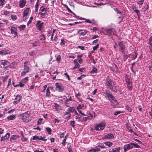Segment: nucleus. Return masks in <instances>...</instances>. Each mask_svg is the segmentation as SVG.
I'll return each mask as SVG.
<instances>
[{
	"label": "nucleus",
	"instance_id": "1",
	"mask_svg": "<svg viewBox=\"0 0 152 152\" xmlns=\"http://www.w3.org/2000/svg\"><path fill=\"white\" fill-rule=\"evenodd\" d=\"M105 86L107 88L110 90L114 92H117L116 86L110 78L107 77L105 81Z\"/></svg>",
	"mask_w": 152,
	"mask_h": 152
},
{
	"label": "nucleus",
	"instance_id": "2",
	"mask_svg": "<svg viewBox=\"0 0 152 152\" xmlns=\"http://www.w3.org/2000/svg\"><path fill=\"white\" fill-rule=\"evenodd\" d=\"M30 66L31 65L28 61H26L24 62L23 66L24 69L20 74L21 76H25L26 73L29 72L30 71Z\"/></svg>",
	"mask_w": 152,
	"mask_h": 152
},
{
	"label": "nucleus",
	"instance_id": "3",
	"mask_svg": "<svg viewBox=\"0 0 152 152\" xmlns=\"http://www.w3.org/2000/svg\"><path fill=\"white\" fill-rule=\"evenodd\" d=\"M125 80L128 88L130 91H131L132 89V81L127 75H125Z\"/></svg>",
	"mask_w": 152,
	"mask_h": 152
},
{
	"label": "nucleus",
	"instance_id": "4",
	"mask_svg": "<svg viewBox=\"0 0 152 152\" xmlns=\"http://www.w3.org/2000/svg\"><path fill=\"white\" fill-rule=\"evenodd\" d=\"M105 126V124L104 123L96 124L94 126V129L98 131L102 130L104 129Z\"/></svg>",
	"mask_w": 152,
	"mask_h": 152
},
{
	"label": "nucleus",
	"instance_id": "5",
	"mask_svg": "<svg viewBox=\"0 0 152 152\" xmlns=\"http://www.w3.org/2000/svg\"><path fill=\"white\" fill-rule=\"evenodd\" d=\"M55 86H56L55 89L58 92H61L64 90L63 86L60 83H56Z\"/></svg>",
	"mask_w": 152,
	"mask_h": 152
},
{
	"label": "nucleus",
	"instance_id": "6",
	"mask_svg": "<svg viewBox=\"0 0 152 152\" xmlns=\"http://www.w3.org/2000/svg\"><path fill=\"white\" fill-rule=\"evenodd\" d=\"M118 45V46L120 47L119 49L120 51L122 53H124L125 48V44L124 42L123 41L120 42H119Z\"/></svg>",
	"mask_w": 152,
	"mask_h": 152
},
{
	"label": "nucleus",
	"instance_id": "7",
	"mask_svg": "<svg viewBox=\"0 0 152 152\" xmlns=\"http://www.w3.org/2000/svg\"><path fill=\"white\" fill-rule=\"evenodd\" d=\"M30 113L29 111H27L24 113H23L21 114V115L23 117L22 120L26 122V119L30 116Z\"/></svg>",
	"mask_w": 152,
	"mask_h": 152
},
{
	"label": "nucleus",
	"instance_id": "8",
	"mask_svg": "<svg viewBox=\"0 0 152 152\" xmlns=\"http://www.w3.org/2000/svg\"><path fill=\"white\" fill-rule=\"evenodd\" d=\"M61 97L63 98V100L65 102H68L69 101H72V99L70 94H66L65 95L61 96Z\"/></svg>",
	"mask_w": 152,
	"mask_h": 152
},
{
	"label": "nucleus",
	"instance_id": "9",
	"mask_svg": "<svg viewBox=\"0 0 152 152\" xmlns=\"http://www.w3.org/2000/svg\"><path fill=\"white\" fill-rule=\"evenodd\" d=\"M9 29L11 30V33L12 34H14L15 37H16L18 35V33L17 32V29L16 28L14 27L10 26L8 28Z\"/></svg>",
	"mask_w": 152,
	"mask_h": 152
},
{
	"label": "nucleus",
	"instance_id": "10",
	"mask_svg": "<svg viewBox=\"0 0 152 152\" xmlns=\"http://www.w3.org/2000/svg\"><path fill=\"white\" fill-rule=\"evenodd\" d=\"M133 146L132 144V143L130 144H127L124 145V152H126L127 150H129L133 148Z\"/></svg>",
	"mask_w": 152,
	"mask_h": 152
},
{
	"label": "nucleus",
	"instance_id": "11",
	"mask_svg": "<svg viewBox=\"0 0 152 152\" xmlns=\"http://www.w3.org/2000/svg\"><path fill=\"white\" fill-rule=\"evenodd\" d=\"M48 11H45L44 12H39L38 15L40 16V17L42 18H45L46 17H47L48 15V14L47 13Z\"/></svg>",
	"mask_w": 152,
	"mask_h": 152
},
{
	"label": "nucleus",
	"instance_id": "12",
	"mask_svg": "<svg viewBox=\"0 0 152 152\" xmlns=\"http://www.w3.org/2000/svg\"><path fill=\"white\" fill-rule=\"evenodd\" d=\"M88 32L86 30L79 29L77 31V33L80 35L84 36Z\"/></svg>",
	"mask_w": 152,
	"mask_h": 152
},
{
	"label": "nucleus",
	"instance_id": "13",
	"mask_svg": "<svg viewBox=\"0 0 152 152\" xmlns=\"http://www.w3.org/2000/svg\"><path fill=\"white\" fill-rule=\"evenodd\" d=\"M79 19L80 20H85V21H83V22H86V23H92L93 24L94 23H95H95H96V22L93 19H92L91 20V21L90 20H89V19H85V18H79Z\"/></svg>",
	"mask_w": 152,
	"mask_h": 152
},
{
	"label": "nucleus",
	"instance_id": "14",
	"mask_svg": "<svg viewBox=\"0 0 152 152\" xmlns=\"http://www.w3.org/2000/svg\"><path fill=\"white\" fill-rule=\"evenodd\" d=\"M114 138V136L112 134H108L102 137L103 139H113Z\"/></svg>",
	"mask_w": 152,
	"mask_h": 152
},
{
	"label": "nucleus",
	"instance_id": "15",
	"mask_svg": "<svg viewBox=\"0 0 152 152\" xmlns=\"http://www.w3.org/2000/svg\"><path fill=\"white\" fill-rule=\"evenodd\" d=\"M11 53V51L9 50H3L0 51V55L4 56L7 54H10Z\"/></svg>",
	"mask_w": 152,
	"mask_h": 152
},
{
	"label": "nucleus",
	"instance_id": "16",
	"mask_svg": "<svg viewBox=\"0 0 152 152\" xmlns=\"http://www.w3.org/2000/svg\"><path fill=\"white\" fill-rule=\"evenodd\" d=\"M22 97V96L21 95L17 96L15 99V100L13 102L14 104H18L20 102Z\"/></svg>",
	"mask_w": 152,
	"mask_h": 152
},
{
	"label": "nucleus",
	"instance_id": "17",
	"mask_svg": "<svg viewBox=\"0 0 152 152\" xmlns=\"http://www.w3.org/2000/svg\"><path fill=\"white\" fill-rule=\"evenodd\" d=\"M10 133L8 132L6 133L5 135L4 136H2L0 140L1 141H2L6 140H7L10 137Z\"/></svg>",
	"mask_w": 152,
	"mask_h": 152
},
{
	"label": "nucleus",
	"instance_id": "18",
	"mask_svg": "<svg viewBox=\"0 0 152 152\" xmlns=\"http://www.w3.org/2000/svg\"><path fill=\"white\" fill-rule=\"evenodd\" d=\"M29 10V8H27L24 10L23 14V19H24L25 18L26 19V16L28 14Z\"/></svg>",
	"mask_w": 152,
	"mask_h": 152
},
{
	"label": "nucleus",
	"instance_id": "19",
	"mask_svg": "<svg viewBox=\"0 0 152 152\" xmlns=\"http://www.w3.org/2000/svg\"><path fill=\"white\" fill-rule=\"evenodd\" d=\"M19 138V136L17 134H15L12 135L11 137L10 140V141L13 142L15 140H16L17 138Z\"/></svg>",
	"mask_w": 152,
	"mask_h": 152
},
{
	"label": "nucleus",
	"instance_id": "20",
	"mask_svg": "<svg viewBox=\"0 0 152 152\" xmlns=\"http://www.w3.org/2000/svg\"><path fill=\"white\" fill-rule=\"evenodd\" d=\"M115 32V30L114 28H111L107 29L106 32L108 36H110L112 35V32Z\"/></svg>",
	"mask_w": 152,
	"mask_h": 152
},
{
	"label": "nucleus",
	"instance_id": "21",
	"mask_svg": "<svg viewBox=\"0 0 152 152\" xmlns=\"http://www.w3.org/2000/svg\"><path fill=\"white\" fill-rule=\"evenodd\" d=\"M105 93L109 100L110 99L113 98V96L109 91L108 90H106Z\"/></svg>",
	"mask_w": 152,
	"mask_h": 152
},
{
	"label": "nucleus",
	"instance_id": "22",
	"mask_svg": "<svg viewBox=\"0 0 152 152\" xmlns=\"http://www.w3.org/2000/svg\"><path fill=\"white\" fill-rule=\"evenodd\" d=\"M36 26L37 28H38V30L39 31H41L42 30V27L43 26L40 24V21L38 20L37 21V24L36 25Z\"/></svg>",
	"mask_w": 152,
	"mask_h": 152
},
{
	"label": "nucleus",
	"instance_id": "23",
	"mask_svg": "<svg viewBox=\"0 0 152 152\" xmlns=\"http://www.w3.org/2000/svg\"><path fill=\"white\" fill-rule=\"evenodd\" d=\"M26 3V1L25 0H21L19 2V6L21 8L23 7L25 5Z\"/></svg>",
	"mask_w": 152,
	"mask_h": 152
},
{
	"label": "nucleus",
	"instance_id": "24",
	"mask_svg": "<svg viewBox=\"0 0 152 152\" xmlns=\"http://www.w3.org/2000/svg\"><path fill=\"white\" fill-rule=\"evenodd\" d=\"M149 62L148 65V68L149 70L152 72V57L151 59L148 61Z\"/></svg>",
	"mask_w": 152,
	"mask_h": 152
},
{
	"label": "nucleus",
	"instance_id": "25",
	"mask_svg": "<svg viewBox=\"0 0 152 152\" xmlns=\"http://www.w3.org/2000/svg\"><path fill=\"white\" fill-rule=\"evenodd\" d=\"M109 100L111 102L115 104H117L118 103V102L113 96V98L110 99Z\"/></svg>",
	"mask_w": 152,
	"mask_h": 152
},
{
	"label": "nucleus",
	"instance_id": "26",
	"mask_svg": "<svg viewBox=\"0 0 152 152\" xmlns=\"http://www.w3.org/2000/svg\"><path fill=\"white\" fill-rule=\"evenodd\" d=\"M53 88L52 87L50 86L46 90V96L48 97H49L50 95V91L49 89L52 90Z\"/></svg>",
	"mask_w": 152,
	"mask_h": 152
},
{
	"label": "nucleus",
	"instance_id": "27",
	"mask_svg": "<svg viewBox=\"0 0 152 152\" xmlns=\"http://www.w3.org/2000/svg\"><path fill=\"white\" fill-rule=\"evenodd\" d=\"M15 115H14L13 114L11 115L8 116L7 117V119L8 120H11L15 119Z\"/></svg>",
	"mask_w": 152,
	"mask_h": 152
},
{
	"label": "nucleus",
	"instance_id": "28",
	"mask_svg": "<svg viewBox=\"0 0 152 152\" xmlns=\"http://www.w3.org/2000/svg\"><path fill=\"white\" fill-rule=\"evenodd\" d=\"M121 148L118 147L115 148H112L111 151H109V152H119Z\"/></svg>",
	"mask_w": 152,
	"mask_h": 152
},
{
	"label": "nucleus",
	"instance_id": "29",
	"mask_svg": "<svg viewBox=\"0 0 152 152\" xmlns=\"http://www.w3.org/2000/svg\"><path fill=\"white\" fill-rule=\"evenodd\" d=\"M68 136V134L67 133L66 135L65 136L63 140L62 144L64 146H65L66 144V140Z\"/></svg>",
	"mask_w": 152,
	"mask_h": 152
},
{
	"label": "nucleus",
	"instance_id": "30",
	"mask_svg": "<svg viewBox=\"0 0 152 152\" xmlns=\"http://www.w3.org/2000/svg\"><path fill=\"white\" fill-rule=\"evenodd\" d=\"M103 143L106 146H108L109 147H111L113 145V143L110 142H103Z\"/></svg>",
	"mask_w": 152,
	"mask_h": 152
},
{
	"label": "nucleus",
	"instance_id": "31",
	"mask_svg": "<svg viewBox=\"0 0 152 152\" xmlns=\"http://www.w3.org/2000/svg\"><path fill=\"white\" fill-rule=\"evenodd\" d=\"M9 62L6 60H2L1 61V64L3 65V67H4L5 65H7Z\"/></svg>",
	"mask_w": 152,
	"mask_h": 152
},
{
	"label": "nucleus",
	"instance_id": "32",
	"mask_svg": "<svg viewBox=\"0 0 152 152\" xmlns=\"http://www.w3.org/2000/svg\"><path fill=\"white\" fill-rule=\"evenodd\" d=\"M28 77H26L22 80H21V82L23 83V84H24L26 83L28 81Z\"/></svg>",
	"mask_w": 152,
	"mask_h": 152
},
{
	"label": "nucleus",
	"instance_id": "33",
	"mask_svg": "<svg viewBox=\"0 0 152 152\" xmlns=\"http://www.w3.org/2000/svg\"><path fill=\"white\" fill-rule=\"evenodd\" d=\"M93 113L94 115V116L93 114H92L91 113H89V115L88 116V117L89 118V120H91L95 118V113L94 112Z\"/></svg>",
	"mask_w": 152,
	"mask_h": 152
},
{
	"label": "nucleus",
	"instance_id": "34",
	"mask_svg": "<svg viewBox=\"0 0 152 152\" xmlns=\"http://www.w3.org/2000/svg\"><path fill=\"white\" fill-rule=\"evenodd\" d=\"M45 11H48L44 6H42L39 9V12H44Z\"/></svg>",
	"mask_w": 152,
	"mask_h": 152
},
{
	"label": "nucleus",
	"instance_id": "35",
	"mask_svg": "<svg viewBox=\"0 0 152 152\" xmlns=\"http://www.w3.org/2000/svg\"><path fill=\"white\" fill-rule=\"evenodd\" d=\"M147 43L148 45H152V36L150 37L148 39Z\"/></svg>",
	"mask_w": 152,
	"mask_h": 152
},
{
	"label": "nucleus",
	"instance_id": "36",
	"mask_svg": "<svg viewBox=\"0 0 152 152\" xmlns=\"http://www.w3.org/2000/svg\"><path fill=\"white\" fill-rule=\"evenodd\" d=\"M84 105L83 104H79L77 107V109L78 111L80 109H82L84 107Z\"/></svg>",
	"mask_w": 152,
	"mask_h": 152
},
{
	"label": "nucleus",
	"instance_id": "37",
	"mask_svg": "<svg viewBox=\"0 0 152 152\" xmlns=\"http://www.w3.org/2000/svg\"><path fill=\"white\" fill-rule=\"evenodd\" d=\"M68 111L69 112L71 113H73L75 111V109L73 107H69L68 108Z\"/></svg>",
	"mask_w": 152,
	"mask_h": 152
},
{
	"label": "nucleus",
	"instance_id": "38",
	"mask_svg": "<svg viewBox=\"0 0 152 152\" xmlns=\"http://www.w3.org/2000/svg\"><path fill=\"white\" fill-rule=\"evenodd\" d=\"M80 67V65L79 64V63L77 62H76V64H75V66L72 68V69H76L79 68Z\"/></svg>",
	"mask_w": 152,
	"mask_h": 152
},
{
	"label": "nucleus",
	"instance_id": "39",
	"mask_svg": "<svg viewBox=\"0 0 152 152\" xmlns=\"http://www.w3.org/2000/svg\"><path fill=\"white\" fill-rule=\"evenodd\" d=\"M25 86V84L22 83L21 82L19 83V84H18L17 85H16L15 86V87H16L18 86H20L21 87H23L24 86Z\"/></svg>",
	"mask_w": 152,
	"mask_h": 152
},
{
	"label": "nucleus",
	"instance_id": "40",
	"mask_svg": "<svg viewBox=\"0 0 152 152\" xmlns=\"http://www.w3.org/2000/svg\"><path fill=\"white\" fill-rule=\"evenodd\" d=\"M39 44V42L38 41H35L32 43V46H37Z\"/></svg>",
	"mask_w": 152,
	"mask_h": 152
},
{
	"label": "nucleus",
	"instance_id": "41",
	"mask_svg": "<svg viewBox=\"0 0 152 152\" xmlns=\"http://www.w3.org/2000/svg\"><path fill=\"white\" fill-rule=\"evenodd\" d=\"M97 71V69L96 68L94 67L92 70L91 71V73L92 74L96 73Z\"/></svg>",
	"mask_w": 152,
	"mask_h": 152
},
{
	"label": "nucleus",
	"instance_id": "42",
	"mask_svg": "<svg viewBox=\"0 0 152 152\" xmlns=\"http://www.w3.org/2000/svg\"><path fill=\"white\" fill-rule=\"evenodd\" d=\"M149 6L148 4H144L143 7V9L145 11H146L149 8Z\"/></svg>",
	"mask_w": 152,
	"mask_h": 152
},
{
	"label": "nucleus",
	"instance_id": "43",
	"mask_svg": "<svg viewBox=\"0 0 152 152\" xmlns=\"http://www.w3.org/2000/svg\"><path fill=\"white\" fill-rule=\"evenodd\" d=\"M25 28L26 26L24 25H21L19 27V28L20 31L23 30Z\"/></svg>",
	"mask_w": 152,
	"mask_h": 152
},
{
	"label": "nucleus",
	"instance_id": "44",
	"mask_svg": "<svg viewBox=\"0 0 152 152\" xmlns=\"http://www.w3.org/2000/svg\"><path fill=\"white\" fill-rule=\"evenodd\" d=\"M75 122L74 121H72L70 122V125L73 128H74L75 126Z\"/></svg>",
	"mask_w": 152,
	"mask_h": 152
},
{
	"label": "nucleus",
	"instance_id": "45",
	"mask_svg": "<svg viewBox=\"0 0 152 152\" xmlns=\"http://www.w3.org/2000/svg\"><path fill=\"white\" fill-rule=\"evenodd\" d=\"M11 17L12 19L13 20H15L17 18V16L15 15H11Z\"/></svg>",
	"mask_w": 152,
	"mask_h": 152
},
{
	"label": "nucleus",
	"instance_id": "46",
	"mask_svg": "<svg viewBox=\"0 0 152 152\" xmlns=\"http://www.w3.org/2000/svg\"><path fill=\"white\" fill-rule=\"evenodd\" d=\"M126 110L129 112H131L132 110V108L129 106L127 105L126 106Z\"/></svg>",
	"mask_w": 152,
	"mask_h": 152
},
{
	"label": "nucleus",
	"instance_id": "47",
	"mask_svg": "<svg viewBox=\"0 0 152 152\" xmlns=\"http://www.w3.org/2000/svg\"><path fill=\"white\" fill-rule=\"evenodd\" d=\"M61 58V57L60 55H59L57 56L56 59V60L57 61V62L58 63H60Z\"/></svg>",
	"mask_w": 152,
	"mask_h": 152
},
{
	"label": "nucleus",
	"instance_id": "48",
	"mask_svg": "<svg viewBox=\"0 0 152 152\" xmlns=\"http://www.w3.org/2000/svg\"><path fill=\"white\" fill-rule=\"evenodd\" d=\"M134 11L137 13V16H141L139 10L137 9H134Z\"/></svg>",
	"mask_w": 152,
	"mask_h": 152
},
{
	"label": "nucleus",
	"instance_id": "49",
	"mask_svg": "<svg viewBox=\"0 0 152 152\" xmlns=\"http://www.w3.org/2000/svg\"><path fill=\"white\" fill-rule=\"evenodd\" d=\"M97 147L99 148H105V147L104 146V144H103V143L99 144L97 145Z\"/></svg>",
	"mask_w": 152,
	"mask_h": 152
},
{
	"label": "nucleus",
	"instance_id": "50",
	"mask_svg": "<svg viewBox=\"0 0 152 152\" xmlns=\"http://www.w3.org/2000/svg\"><path fill=\"white\" fill-rule=\"evenodd\" d=\"M46 131L48 132L49 134H51V132L52 131L50 127H47L46 128Z\"/></svg>",
	"mask_w": 152,
	"mask_h": 152
},
{
	"label": "nucleus",
	"instance_id": "51",
	"mask_svg": "<svg viewBox=\"0 0 152 152\" xmlns=\"http://www.w3.org/2000/svg\"><path fill=\"white\" fill-rule=\"evenodd\" d=\"M5 0H0V6H2L5 4Z\"/></svg>",
	"mask_w": 152,
	"mask_h": 152
},
{
	"label": "nucleus",
	"instance_id": "52",
	"mask_svg": "<svg viewBox=\"0 0 152 152\" xmlns=\"http://www.w3.org/2000/svg\"><path fill=\"white\" fill-rule=\"evenodd\" d=\"M54 107L55 109L57 110H60V106L59 105L57 104H55Z\"/></svg>",
	"mask_w": 152,
	"mask_h": 152
},
{
	"label": "nucleus",
	"instance_id": "53",
	"mask_svg": "<svg viewBox=\"0 0 152 152\" xmlns=\"http://www.w3.org/2000/svg\"><path fill=\"white\" fill-rule=\"evenodd\" d=\"M132 146H134L135 148H140V146H139L137 144L132 143Z\"/></svg>",
	"mask_w": 152,
	"mask_h": 152
},
{
	"label": "nucleus",
	"instance_id": "54",
	"mask_svg": "<svg viewBox=\"0 0 152 152\" xmlns=\"http://www.w3.org/2000/svg\"><path fill=\"white\" fill-rule=\"evenodd\" d=\"M47 87V85H45L42 88V91H41L42 92H45V90H46V88Z\"/></svg>",
	"mask_w": 152,
	"mask_h": 152
},
{
	"label": "nucleus",
	"instance_id": "55",
	"mask_svg": "<svg viewBox=\"0 0 152 152\" xmlns=\"http://www.w3.org/2000/svg\"><path fill=\"white\" fill-rule=\"evenodd\" d=\"M39 140L44 141H45L47 140V139H45V137H42V136H40V137H39Z\"/></svg>",
	"mask_w": 152,
	"mask_h": 152
},
{
	"label": "nucleus",
	"instance_id": "56",
	"mask_svg": "<svg viewBox=\"0 0 152 152\" xmlns=\"http://www.w3.org/2000/svg\"><path fill=\"white\" fill-rule=\"evenodd\" d=\"M99 46V44H97V45L93 47V50L94 51L96 50L98 48Z\"/></svg>",
	"mask_w": 152,
	"mask_h": 152
},
{
	"label": "nucleus",
	"instance_id": "57",
	"mask_svg": "<svg viewBox=\"0 0 152 152\" xmlns=\"http://www.w3.org/2000/svg\"><path fill=\"white\" fill-rule=\"evenodd\" d=\"M89 117H88V116L83 117V118L82 121H87V120H89Z\"/></svg>",
	"mask_w": 152,
	"mask_h": 152
},
{
	"label": "nucleus",
	"instance_id": "58",
	"mask_svg": "<svg viewBox=\"0 0 152 152\" xmlns=\"http://www.w3.org/2000/svg\"><path fill=\"white\" fill-rule=\"evenodd\" d=\"M65 7L66 8V9L70 13H73L72 11L66 5H65Z\"/></svg>",
	"mask_w": 152,
	"mask_h": 152
},
{
	"label": "nucleus",
	"instance_id": "59",
	"mask_svg": "<svg viewBox=\"0 0 152 152\" xmlns=\"http://www.w3.org/2000/svg\"><path fill=\"white\" fill-rule=\"evenodd\" d=\"M11 85V78H10L9 79L8 84L7 85V88H9V86Z\"/></svg>",
	"mask_w": 152,
	"mask_h": 152
},
{
	"label": "nucleus",
	"instance_id": "60",
	"mask_svg": "<svg viewBox=\"0 0 152 152\" xmlns=\"http://www.w3.org/2000/svg\"><path fill=\"white\" fill-rule=\"evenodd\" d=\"M122 113V112L121 111H117L115 112L114 113V115H117Z\"/></svg>",
	"mask_w": 152,
	"mask_h": 152
},
{
	"label": "nucleus",
	"instance_id": "61",
	"mask_svg": "<svg viewBox=\"0 0 152 152\" xmlns=\"http://www.w3.org/2000/svg\"><path fill=\"white\" fill-rule=\"evenodd\" d=\"M33 17L32 16H31L30 18V20L28 21V22L27 23V25H28V24H30L31 23L32 21V20L33 19Z\"/></svg>",
	"mask_w": 152,
	"mask_h": 152
},
{
	"label": "nucleus",
	"instance_id": "62",
	"mask_svg": "<svg viewBox=\"0 0 152 152\" xmlns=\"http://www.w3.org/2000/svg\"><path fill=\"white\" fill-rule=\"evenodd\" d=\"M32 139L33 140H39V137L37 136H34L33 137Z\"/></svg>",
	"mask_w": 152,
	"mask_h": 152
},
{
	"label": "nucleus",
	"instance_id": "63",
	"mask_svg": "<svg viewBox=\"0 0 152 152\" xmlns=\"http://www.w3.org/2000/svg\"><path fill=\"white\" fill-rule=\"evenodd\" d=\"M69 152H73L72 150V147L71 145H70L67 147Z\"/></svg>",
	"mask_w": 152,
	"mask_h": 152
},
{
	"label": "nucleus",
	"instance_id": "64",
	"mask_svg": "<svg viewBox=\"0 0 152 152\" xmlns=\"http://www.w3.org/2000/svg\"><path fill=\"white\" fill-rule=\"evenodd\" d=\"M148 47L150 52L152 53V45H148Z\"/></svg>",
	"mask_w": 152,
	"mask_h": 152
}]
</instances>
